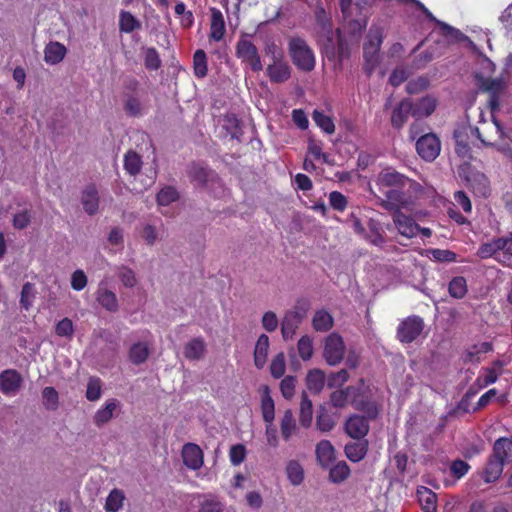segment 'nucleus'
<instances>
[{
  "label": "nucleus",
  "instance_id": "obj_1",
  "mask_svg": "<svg viewBox=\"0 0 512 512\" xmlns=\"http://www.w3.org/2000/svg\"><path fill=\"white\" fill-rule=\"evenodd\" d=\"M138 86L139 82L136 79H132L127 85L128 91L124 92L122 96V108L128 117H143L150 108L148 95L140 93L137 90Z\"/></svg>",
  "mask_w": 512,
  "mask_h": 512
},
{
  "label": "nucleus",
  "instance_id": "obj_2",
  "mask_svg": "<svg viewBox=\"0 0 512 512\" xmlns=\"http://www.w3.org/2000/svg\"><path fill=\"white\" fill-rule=\"evenodd\" d=\"M377 2L378 0H339V5L344 19L361 30L366 28L370 9L376 6Z\"/></svg>",
  "mask_w": 512,
  "mask_h": 512
},
{
  "label": "nucleus",
  "instance_id": "obj_3",
  "mask_svg": "<svg viewBox=\"0 0 512 512\" xmlns=\"http://www.w3.org/2000/svg\"><path fill=\"white\" fill-rule=\"evenodd\" d=\"M354 389L351 406L356 411L362 412L363 415L377 419L380 415L381 406L373 399L371 389L365 385V380L361 378Z\"/></svg>",
  "mask_w": 512,
  "mask_h": 512
},
{
  "label": "nucleus",
  "instance_id": "obj_4",
  "mask_svg": "<svg viewBox=\"0 0 512 512\" xmlns=\"http://www.w3.org/2000/svg\"><path fill=\"white\" fill-rule=\"evenodd\" d=\"M288 51L293 64L297 69L310 72L315 67L313 50L301 37H292L288 43Z\"/></svg>",
  "mask_w": 512,
  "mask_h": 512
},
{
  "label": "nucleus",
  "instance_id": "obj_5",
  "mask_svg": "<svg viewBox=\"0 0 512 512\" xmlns=\"http://www.w3.org/2000/svg\"><path fill=\"white\" fill-rule=\"evenodd\" d=\"M247 37V34H243L239 38L235 46V55L243 63H247L254 72H259L263 65L258 49Z\"/></svg>",
  "mask_w": 512,
  "mask_h": 512
},
{
  "label": "nucleus",
  "instance_id": "obj_6",
  "mask_svg": "<svg viewBox=\"0 0 512 512\" xmlns=\"http://www.w3.org/2000/svg\"><path fill=\"white\" fill-rule=\"evenodd\" d=\"M423 328L424 322L421 317L409 316L399 323L397 327V338L401 343H412L420 336Z\"/></svg>",
  "mask_w": 512,
  "mask_h": 512
},
{
  "label": "nucleus",
  "instance_id": "obj_7",
  "mask_svg": "<svg viewBox=\"0 0 512 512\" xmlns=\"http://www.w3.org/2000/svg\"><path fill=\"white\" fill-rule=\"evenodd\" d=\"M345 349L342 336L333 332L325 340L323 357L330 366L338 365L343 360Z\"/></svg>",
  "mask_w": 512,
  "mask_h": 512
},
{
  "label": "nucleus",
  "instance_id": "obj_8",
  "mask_svg": "<svg viewBox=\"0 0 512 512\" xmlns=\"http://www.w3.org/2000/svg\"><path fill=\"white\" fill-rule=\"evenodd\" d=\"M375 420L376 419L369 418L367 415L353 413L345 420L344 431L352 439H365L370 431V422Z\"/></svg>",
  "mask_w": 512,
  "mask_h": 512
},
{
  "label": "nucleus",
  "instance_id": "obj_9",
  "mask_svg": "<svg viewBox=\"0 0 512 512\" xmlns=\"http://www.w3.org/2000/svg\"><path fill=\"white\" fill-rule=\"evenodd\" d=\"M382 44V35L377 33L375 35H369L368 41L364 44V71L370 76L376 69L379 63V51Z\"/></svg>",
  "mask_w": 512,
  "mask_h": 512
},
{
  "label": "nucleus",
  "instance_id": "obj_10",
  "mask_svg": "<svg viewBox=\"0 0 512 512\" xmlns=\"http://www.w3.org/2000/svg\"><path fill=\"white\" fill-rule=\"evenodd\" d=\"M416 150L425 161H433L440 153V140L434 133H427L417 140Z\"/></svg>",
  "mask_w": 512,
  "mask_h": 512
},
{
  "label": "nucleus",
  "instance_id": "obj_11",
  "mask_svg": "<svg viewBox=\"0 0 512 512\" xmlns=\"http://www.w3.org/2000/svg\"><path fill=\"white\" fill-rule=\"evenodd\" d=\"M472 135L476 137L484 146L495 147L498 150L504 151L508 148V138L505 130H470Z\"/></svg>",
  "mask_w": 512,
  "mask_h": 512
},
{
  "label": "nucleus",
  "instance_id": "obj_12",
  "mask_svg": "<svg viewBox=\"0 0 512 512\" xmlns=\"http://www.w3.org/2000/svg\"><path fill=\"white\" fill-rule=\"evenodd\" d=\"M506 82L501 78H487L482 83V89L489 93V105L492 111L499 108L500 97L504 93Z\"/></svg>",
  "mask_w": 512,
  "mask_h": 512
},
{
  "label": "nucleus",
  "instance_id": "obj_13",
  "mask_svg": "<svg viewBox=\"0 0 512 512\" xmlns=\"http://www.w3.org/2000/svg\"><path fill=\"white\" fill-rule=\"evenodd\" d=\"M184 465L191 470H199L204 463L203 451L195 443H186L181 451Z\"/></svg>",
  "mask_w": 512,
  "mask_h": 512
},
{
  "label": "nucleus",
  "instance_id": "obj_14",
  "mask_svg": "<svg viewBox=\"0 0 512 512\" xmlns=\"http://www.w3.org/2000/svg\"><path fill=\"white\" fill-rule=\"evenodd\" d=\"M393 222L396 229L402 236L413 238L419 233L420 226L412 217L407 216L401 211H394Z\"/></svg>",
  "mask_w": 512,
  "mask_h": 512
},
{
  "label": "nucleus",
  "instance_id": "obj_15",
  "mask_svg": "<svg viewBox=\"0 0 512 512\" xmlns=\"http://www.w3.org/2000/svg\"><path fill=\"white\" fill-rule=\"evenodd\" d=\"M408 182V177L391 168L381 171L377 179V184L380 188H386V190L391 188H403Z\"/></svg>",
  "mask_w": 512,
  "mask_h": 512
},
{
  "label": "nucleus",
  "instance_id": "obj_16",
  "mask_svg": "<svg viewBox=\"0 0 512 512\" xmlns=\"http://www.w3.org/2000/svg\"><path fill=\"white\" fill-rule=\"evenodd\" d=\"M81 204L84 211L93 216L99 210L100 196L99 191L94 183L88 184L81 193Z\"/></svg>",
  "mask_w": 512,
  "mask_h": 512
},
{
  "label": "nucleus",
  "instance_id": "obj_17",
  "mask_svg": "<svg viewBox=\"0 0 512 512\" xmlns=\"http://www.w3.org/2000/svg\"><path fill=\"white\" fill-rule=\"evenodd\" d=\"M188 176L196 186L205 187L209 181L216 177V174L203 164L193 163L189 167Z\"/></svg>",
  "mask_w": 512,
  "mask_h": 512
},
{
  "label": "nucleus",
  "instance_id": "obj_18",
  "mask_svg": "<svg viewBox=\"0 0 512 512\" xmlns=\"http://www.w3.org/2000/svg\"><path fill=\"white\" fill-rule=\"evenodd\" d=\"M402 188H391L383 191L385 199L382 200V207L386 210L400 211L399 209L408 204L407 196L401 191Z\"/></svg>",
  "mask_w": 512,
  "mask_h": 512
},
{
  "label": "nucleus",
  "instance_id": "obj_19",
  "mask_svg": "<svg viewBox=\"0 0 512 512\" xmlns=\"http://www.w3.org/2000/svg\"><path fill=\"white\" fill-rule=\"evenodd\" d=\"M22 377L14 369H8L0 374V391L5 394L15 393L21 386Z\"/></svg>",
  "mask_w": 512,
  "mask_h": 512
},
{
  "label": "nucleus",
  "instance_id": "obj_20",
  "mask_svg": "<svg viewBox=\"0 0 512 512\" xmlns=\"http://www.w3.org/2000/svg\"><path fill=\"white\" fill-rule=\"evenodd\" d=\"M267 76L269 77L272 83H284L291 76V68L290 66L280 60L273 61L272 64L267 67Z\"/></svg>",
  "mask_w": 512,
  "mask_h": 512
},
{
  "label": "nucleus",
  "instance_id": "obj_21",
  "mask_svg": "<svg viewBox=\"0 0 512 512\" xmlns=\"http://www.w3.org/2000/svg\"><path fill=\"white\" fill-rule=\"evenodd\" d=\"M491 456L504 464L512 462V439L501 437L493 445Z\"/></svg>",
  "mask_w": 512,
  "mask_h": 512
},
{
  "label": "nucleus",
  "instance_id": "obj_22",
  "mask_svg": "<svg viewBox=\"0 0 512 512\" xmlns=\"http://www.w3.org/2000/svg\"><path fill=\"white\" fill-rule=\"evenodd\" d=\"M211 21H210V33L209 38L214 41H220L224 38L226 28L225 20L222 12L216 8H210Z\"/></svg>",
  "mask_w": 512,
  "mask_h": 512
},
{
  "label": "nucleus",
  "instance_id": "obj_23",
  "mask_svg": "<svg viewBox=\"0 0 512 512\" xmlns=\"http://www.w3.org/2000/svg\"><path fill=\"white\" fill-rule=\"evenodd\" d=\"M67 48L58 41H50L44 48V61L49 65H57L63 61Z\"/></svg>",
  "mask_w": 512,
  "mask_h": 512
},
{
  "label": "nucleus",
  "instance_id": "obj_24",
  "mask_svg": "<svg viewBox=\"0 0 512 512\" xmlns=\"http://www.w3.org/2000/svg\"><path fill=\"white\" fill-rule=\"evenodd\" d=\"M436 106V99L430 96L423 97L415 102L412 101L411 116L415 119L428 117L435 111Z\"/></svg>",
  "mask_w": 512,
  "mask_h": 512
},
{
  "label": "nucleus",
  "instance_id": "obj_25",
  "mask_svg": "<svg viewBox=\"0 0 512 512\" xmlns=\"http://www.w3.org/2000/svg\"><path fill=\"white\" fill-rule=\"evenodd\" d=\"M355 385H349L345 388H337L331 392L329 396V403L332 407L337 409H344L351 404L352 396L354 393Z\"/></svg>",
  "mask_w": 512,
  "mask_h": 512
},
{
  "label": "nucleus",
  "instance_id": "obj_26",
  "mask_svg": "<svg viewBox=\"0 0 512 512\" xmlns=\"http://www.w3.org/2000/svg\"><path fill=\"white\" fill-rule=\"evenodd\" d=\"M198 512H224L225 505L219 497L212 494H198Z\"/></svg>",
  "mask_w": 512,
  "mask_h": 512
},
{
  "label": "nucleus",
  "instance_id": "obj_27",
  "mask_svg": "<svg viewBox=\"0 0 512 512\" xmlns=\"http://www.w3.org/2000/svg\"><path fill=\"white\" fill-rule=\"evenodd\" d=\"M367 228L368 232H366L365 239L374 246L382 247L386 243V237L381 223L370 218L367 222Z\"/></svg>",
  "mask_w": 512,
  "mask_h": 512
},
{
  "label": "nucleus",
  "instance_id": "obj_28",
  "mask_svg": "<svg viewBox=\"0 0 512 512\" xmlns=\"http://www.w3.org/2000/svg\"><path fill=\"white\" fill-rule=\"evenodd\" d=\"M465 180L475 193L484 197L490 193L489 180L483 173L473 172L470 175L465 176Z\"/></svg>",
  "mask_w": 512,
  "mask_h": 512
},
{
  "label": "nucleus",
  "instance_id": "obj_29",
  "mask_svg": "<svg viewBox=\"0 0 512 512\" xmlns=\"http://www.w3.org/2000/svg\"><path fill=\"white\" fill-rule=\"evenodd\" d=\"M504 465V463L490 455L482 472L484 482L493 483L497 481L503 473Z\"/></svg>",
  "mask_w": 512,
  "mask_h": 512
},
{
  "label": "nucleus",
  "instance_id": "obj_30",
  "mask_svg": "<svg viewBox=\"0 0 512 512\" xmlns=\"http://www.w3.org/2000/svg\"><path fill=\"white\" fill-rule=\"evenodd\" d=\"M417 497L423 512H437V495L431 489L418 487Z\"/></svg>",
  "mask_w": 512,
  "mask_h": 512
},
{
  "label": "nucleus",
  "instance_id": "obj_31",
  "mask_svg": "<svg viewBox=\"0 0 512 512\" xmlns=\"http://www.w3.org/2000/svg\"><path fill=\"white\" fill-rule=\"evenodd\" d=\"M346 457L352 462L361 461L368 452V441L366 439L357 442L347 443L344 448Z\"/></svg>",
  "mask_w": 512,
  "mask_h": 512
},
{
  "label": "nucleus",
  "instance_id": "obj_32",
  "mask_svg": "<svg viewBox=\"0 0 512 512\" xmlns=\"http://www.w3.org/2000/svg\"><path fill=\"white\" fill-rule=\"evenodd\" d=\"M502 252V239L501 237H495L488 242L480 244L477 249L476 255L480 259H497V254Z\"/></svg>",
  "mask_w": 512,
  "mask_h": 512
},
{
  "label": "nucleus",
  "instance_id": "obj_33",
  "mask_svg": "<svg viewBox=\"0 0 512 512\" xmlns=\"http://www.w3.org/2000/svg\"><path fill=\"white\" fill-rule=\"evenodd\" d=\"M316 457L319 464L326 468L335 458V449L330 441L321 440L316 445Z\"/></svg>",
  "mask_w": 512,
  "mask_h": 512
},
{
  "label": "nucleus",
  "instance_id": "obj_34",
  "mask_svg": "<svg viewBox=\"0 0 512 512\" xmlns=\"http://www.w3.org/2000/svg\"><path fill=\"white\" fill-rule=\"evenodd\" d=\"M269 344V337L266 334H261L254 349V364L258 369H262L266 364Z\"/></svg>",
  "mask_w": 512,
  "mask_h": 512
},
{
  "label": "nucleus",
  "instance_id": "obj_35",
  "mask_svg": "<svg viewBox=\"0 0 512 512\" xmlns=\"http://www.w3.org/2000/svg\"><path fill=\"white\" fill-rule=\"evenodd\" d=\"M412 107V100L410 99H404L402 100L397 107L393 110L391 121L395 128L401 127L409 115H411Z\"/></svg>",
  "mask_w": 512,
  "mask_h": 512
},
{
  "label": "nucleus",
  "instance_id": "obj_36",
  "mask_svg": "<svg viewBox=\"0 0 512 512\" xmlns=\"http://www.w3.org/2000/svg\"><path fill=\"white\" fill-rule=\"evenodd\" d=\"M96 299L97 302L109 312H116L119 308L115 293L106 288L100 287L97 290Z\"/></svg>",
  "mask_w": 512,
  "mask_h": 512
},
{
  "label": "nucleus",
  "instance_id": "obj_37",
  "mask_svg": "<svg viewBox=\"0 0 512 512\" xmlns=\"http://www.w3.org/2000/svg\"><path fill=\"white\" fill-rule=\"evenodd\" d=\"M206 350L205 342L197 337L190 340L184 347V355L189 360H199L204 356Z\"/></svg>",
  "mask_w": 512,
  "mask_h": 512
},
{
  "label": "nucleus",
  "instance_id": "obj_38",
  "mask_svg": "<svg viewBox=\"0 0 512 512\" xmlns=\"http://www.w3.org/2000/svg\"><path fill=\"white\" fill-rule=\"evenodd\" d=\"M280 430L284 441H289L298 430L294 415L290 409L286 410L281 418Z\"/></svg>",
  "mask_w": 512,
  "mask_h": 512
},
{
  "label": "nucleus",
  "instance_id": "obj_39",
  "mask_svg": "<svg viewBox=\"0 0 512 512\" xmlns=\"http://www.w3.org/2000/svg\"><path fill=\"white\" fill-rule=\"evenodd\" d=\"M313 419V404L304 391L301 395L299 422L304 428L310 427Z\"/></svg>",
  "mask_w": 512,
  "mask_h": 512
},
{
  "label": "nucleus",
  "instance_id": "obj_40",
  "mask_svg": "<svg viewBox=\"0 0 512 512\" xmlns=\"http://www.w3.org/2000/svg\"><path fill=\"white\" fill-rule=\"evenodd\" d=\"M149 354L150 350L148 344L145 342H137L130 347L128 357L133 364L140 365L148 359Z\"/></svg>",
  "mask_w": 512,
  "mask_h": 512
},
{
  "label": "nucleus",
  "instance_id": "obj_41",
  "mask_svg": "<svg viewBox=\"0 0 512 512\" xmlns=\"http://www.w3.org/2000/svg\"><path fill=\"white\" fill-rule=\"evenodd\" d=\"M334 319L326 310H318L312 319V326L318 332H326L333 327Z\"/></svg>",
  "mask_w": 512,
  "mask_h": 512
},
{
  "label": "nucleus",
  "instance_id": "obj_42",
  "mask_svg": "<svg viewBox=\"0 0 512 512\" xmlns=\"http://www.w3.org/2000/svg\"><path fill=\"white\" fill-rule=\"evenodd\" d=\"M301 322L302 321L299 320V317H296L292 313L286 312L281 323L282 337L285 340L291 339Z\"/></svg>",
  "mask_w": 512,
  "mask_h": 512
},
{
  "label": "nucleus",
  "instance_id": "obj_43",
  "mask_svg": "<svg viewBox=\"0 0 512 512\" xmlns=\"http://www.w3.org/2000/svg\"><path fill=\"white\" fill-rule=\"evenodd\" d=\"M118 401L116 399L108 400L105 405L99 409L94 416V423L97 426H102L103 424L109 422L113 417L114 411L117 408Z\"/></svg>",
  "mask_w": 512,
  "mask_h": 512
},
{
  "label": "nucleus",
  "instance_id": "obj_44",
  "mask_svg": "<svg viewBox=\"0 0 512 512\" xmlns=\"http://www.w3.org/2000/svg\"><path fill=\"white\" fill-rule=\"evenodd\" d=\"M325 385V374L320 369L310 370L306 377L307 388L314 392L320 393Z\"/></svg>",
  "mask_w": 512,
  "mask_h": 512
},
{
  "label": "nucleus",
  "instance_id": "obj_45",
  "mask_svg": "<svg viewBox=\"0 0 512 512\" xmlns=\"http://www.w3.org/2000/svg\"><path fill=\"white\" fill-rule=\"evenodd\" d=\"M492 351V344L490 342H481L469 347L463 356L464 362L479 361V356Z\"/></svg>",
  "mask_w": 512,
  "mask_h": 512
},
{
  "label": "nucleus",
  "instance_id": "obj_46",
  "mask_svg": "<svg viewBox=\"0 0 512 512\" xmlns=\"http://www.w3.org/2000/svg\"><path fill=\"white\" fill-rule=\"evenodd\" d=\"M261 412L263 420L266 423L271 424L275 418V405L272 397L269 394L268 387L265 388V392L261 398Z\"/></svg>",
  "mask_w": 512,
  "mask_h": 512
},
{
  "label": "nucleus",
  "instance_id": "obj_47",
  "mask_svg": "<svg viewBox=\"0 0 512 512\" xmlns=\"http://www.w3.org/2000/svg\"><path fill=\"white\" fill-rule=\"evenodd\" d=\"M467 282L463 276L452 278L448 285V292L455 299H462L467 294Z\"/></svg>",
  "mask_w": 512,
  "mask_h": 512
},
{
  "label": "nucleus",
  "instance_id": "obj_48",
  "mask_svg": "<svg viewBox=\"0 0 512 512\" xmlns=\"http://www.w3.org/2000/svg\"><path fill=\"white\" fill-rule=\"evenodd\" d=\"M286 474L292 485H300L304 480V470L300 463L296 460H291L287 463Z\"/></svg>",
  "mask_w": 512,
  "mask_h": 512
},
{
  "label": "nucleus",
  "instance_id": "obj_49",
  "mask_svg": "<svg viewBox=\"0 0 512 512\" xmlns=\"http://www.w3.org/2000/svg\"><path fill=\"white\" fill-rule=\"evenodd\" d=\"M194 74L197 78H204L208 73L207 55L204 50H197L193 56Z\"/></svg>",
  "mask_w": 512,
  "mask_h": 512
},
{
  "label": "nucleus",
  "instance_id": "obj_50",
  "mask_svg": "<svg viewBox=\"0 0 512 512\" xmlns=\"http://www.w3.org/2000/svg\"><path fill=\"white\" fill-rule=\"evenodd\" d=\"M142 167L141 157L134 151H128L124 156V169L132 176L137 175Z\"/></svg>",
  "mask_w": 512,
  "mask_h": 512
},
{
  "label": "nucleus",
  "instance_id": "obj_51",
  "mask_svg": "<svg viewBox=\"0 0 512 512\" xmlns=\"http://www.w3.org/2000/svg\"><path fill=\"white\" fill-rule=\"evenodd\" d=\"M350 475V468L345 461H340L330 468L329 480L333 483H341Z\"/></svg>",
  "mask_w": 512,
  "mask_h": 512
},
{
  "label": "nucleus",
  "instance_id": "obj_52",
  "mask_svg": "<svg viewBox=\"0 0 512 512\" xmlns=\"http://www.w3.org/2000/svg\"><path fill=\"white\" fill-rule=\"evenodd\" d=\"M316 426L322 432H329L335 426L334 417L324 407H321L317 414Z\"/></svg>",
  "mask_w": 512,
  "mask_h": 512
},
{
  "label": "nucleus",
  "instance_id": "obj_53",
  "mask_svg": "<svg viewBox=\"0 0 512 512\" xmlns=\"http://www.w3.org/2000/svg\"><path fill=\"white\" fill-rule=\"evenodd\" d=\"M125 496L119 489H113L106 498L105 509L108 512H118L123 505Z\"/></svg>",
  "mask_w": 512,
  "mask_h": 512
},
{
  "label": "nucleus",
  "instance_id": "obj_54",
  "mask_svg": "<svg viewBox=\"0 0 512 512\" xmlns=\"http://www.w3.org/2000/svg\"><path fill=\"white\" fill-rule=\"evenodd\" d=\"M140 22L128 11H122L119 19V28L121 32L131 33L140 28Z\"/></svg>",
  "mask_w": 512,
  "mask_h": 512
},
{
  "label": "nucleus",
  "instance_id": "obj_55",
  "mask_svg": "<svg viewBox=\"0 0 512 512\" xmlns=\"http://www.w3.org/2000/svg\"><path fill=\"white\" fill-rule=\"evenodd\" d=\"M467 130H454V139L456 142L455 152L459 157L468 158L470 157V147L467 142L464 141Z\"/></svg>",
  "mask_w": 512,
  "mask_h": 512
},
{
  "label": "nucleus",
  "instance_id": "obj_56",
  "mask_svg": "<svg viewBox=\"0 0 512 512\" xmlns=\"http://www.w3.org/2000/svg\"><path fill=\"white\" fill-rule=\"evenodd\" d=\"M178 199H179V193L172 186H166V187L162 188L156 196L157 203L160 206H168L169 204L177 201Z\"/></svg>",
  "mask_w": 512,
  "mask_h": 512
},
{
  "label": "nucleus",
  "instance_id": "obj_57",
  "mask_svg": "<svg viewBox=\"0 0 512 512\" xmlns=\"http://www.w3.org/2000/svg\"><path fill=\"white\" fill-rule=\"evenodd\" d=\"M471 469V466L462 459L453 460L449 466L450 475L455 481L462 479Z\"/></svg>",
  "mask_w": 512,
  "mask_h": 512
},
{
  "label": "nucleus",
  "instance_id": "obj_58",
  "mask_svg": "<svg viewBox=\"0 0 512 512\" xmlns=\"http://www.w3.org/2000/svg\"><path fill=\"white\" fill-rule=\"evenodd\" d=\"M350 375L346 369H341L328 375L327 386L328 388H342V386L349 380Z\"/></svg>",
  "mask_w": 512,
  "mask_h": 512
},
{
  "label": "nucleus",
  "instance_id": "obj_59",
  "mask_svg": "<svg viewBox=\"0 0 512 512\" xmlns=\"http://www.w3.org/2000/svg\"><path fill=\"white\" fill-rule=\"evenodd\" d=\"M285 355L283 352L278 353L270 364L271 375L275 379L281 378L285 374Z\"/></svg>",
  "mask_w": 512,
  "mask_h": 512
},
{
  "label": "nucleus",
  "instance_id": "obj_60",
  "mask_svg": "<svg viewBox=\"0 0 512 512\" xmlns=\"http://www.w3.org/2000/svg\"><path fill=\"white\" fill-rule=\"evenodd\" d=\"M55 333L59 337L72 338L74 334V325L70 318L64 317L55 325Z\"/></svg>",
  "mask_w": 512,
  "mask_h": 512
},
{
  "label": "nucleus",
  "instance_id": "obj_61",
  "mask_svg": "<svg viewBox=\"0 0 512 512\" xmlns=\"http://www.w3.org/2000/svg\"><path fill=\"white\" fill-rule=\"evenodd\" d=\"M297 349L302 360H309L313 355V344L311 338L309 336H302L297 343Z\"/></svg>",
  "mask_w": 512,
  "mask_h": 512
},
{
  "label": "nucleus",
  "instance_id": "obj_62",
  "mask_svg": "<svg viewBox=\"0 0 512 512\" xmlns=\"http://www.w3.org/2000/svg\"><path fill=\"white\" fill-rule=\"evenodd\" d=\"M43 404L49 410H54L58 406V392L54 387H45L42 391Z\"/></svg>",
  "mask_w": 512,
  "mask_h": 512
},
{
  "label": "nucleus",
  "instance_id": "obj_63",
  "mask_svg": "<svg viewBox=\"0 0 512 512\" xmlns=\"http://www.w3.org/2000/svg\"><path fill=\"white\" fill-rule=\"evenodd\" d=\"M145 67L148 70H158L161 66V60L158 51L154 47H150L145 52Z\"/></svg>",
  "mask_w": 512,
  "mask_h": 512
},
{
  "label": "nucleus",
  "instance_id": "obj_64",
  "mask_svg": "<svg viewBox=\"0 0 512 512\" xmlns=\"http://www.w3.org/2000/svg\"><path fill=\"white\" fill-rule=\"evenodd\" d=\"M117 276L125 287L132 288L137 283L134 271L126 266L118 269Z\"/></svg>",
  "mask_w": 512,
  "mask_h": 512
}]
</instances>
